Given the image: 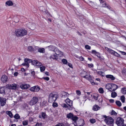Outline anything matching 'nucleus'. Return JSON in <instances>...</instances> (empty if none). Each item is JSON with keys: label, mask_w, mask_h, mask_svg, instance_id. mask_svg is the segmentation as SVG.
I'll use <instances>...</instances> for the list:
<instances>
[{"label": "nucleus", "mask_w": 126, "mask_h": 126, "mask_svg": "<svg viewBox=\"0 0 126 126\" xmlns=\"http://www.w3.org/2000/svg\"><path fill=\"white\" fill-rule=\"evenodd\" d=\"M80 75L81 77L89 81L92 83V85L94 84V82L89 72L82 71L80 74Z\"/></svg>", "instance_id": "f257e3e1"}, {"label": "nucleus", "mask_w": 126, "mask_h": 126, "mask_svg": "<svg viewBox=\"0 0 126 126\" xmlns=\"http://www.w3.org/2000/svg\"><path fill=\"white\" fill-rule=\"evenodd\" d=\"M27 31L25 29L20 28L16 30L15 33L17 37H22L27 34Z\"/></svg>", "instance_id": "f03ea898"}, {"label": "nucleus", "mask_w": 126, "mask_h": 126, "mask_svg": "<svg viewBox=\"0 0 126 126\" xmlns=\"http://www.w3.org/2000/svg\"><path fill=\"white\" fill-rule=\"evenodd\" d=\"M57 96V94H54L52 93L50 94L49 95L48 102L51 103L54 102L56 100Z\"/></svg>", "instance_id": "7ed1b4c3"}, {"label": "nucleus", "mask_w": 126, "mask_h": 126, "mask_svg": "<svg viewBox=\"0 0 126 126\" xmlns=\"http://www.w3.org/2000/svg\"><path fill=\"white\" fill-rule=\"evenodd\" d=\"M105 122L107 125L110 126L112 125L114 123V120L111 117H108L107 118L104 120Z\"/></svg>", "instance_id": "20e7f679"}, {"label": "nucleus", "mask_w": 126, "mask_h": 126, "mask_svg": "<svg viewBox=\"0 0 126 126\" xmlns=\"http://www.w3.org/2000/svg\"><path fill=\"white\" fill-rule=\"evenodd\" d=\"M124 120L122 118L118 117L116 120V123L118 126H123L124 124Z\"/></svg>", "instance_id": "39448f33"}, {"label": "nucleus", "mask_w": 126, "mask_h": 126, "mask_svg": "<svg viewBox=\"0 0 126 126\" xmlns=\"http://www.w3.org/2000/svg\"><path fill=\"white\" fill-rule=\"evenodd\" d=\"M38 101V98L37 96L33 97L31 100L29 102L30 105L32 106L37 104Z\"/></svg>", "instance_id": "423d86ee"}, {"label": "nucleus", "mask_w": 126, "mask_h": 126, "mask_svg": "<svg viewBox=\"0 0 126 126\" xmlns=\"http://www.w3.org/2000/svg\"><path fill=\"white\" fill-rule=\"evenodd\" d=\"M106 49L111 54L118 57H120V55L119 54L111 49L108 48V47L106 48Z\"/></svg>", "instance_id": "0eeeda50"}, {"label": "nucleus", "mask_w": 126, "mask_h": 126, "mask_svg": "<svg viewBox=\"0 0 126 126\" xmlns=\"http://www.w3.org/2000/svg\"><path fill=\"white\" fill-rule=\"evenodd\" d=\"M31 60L29 59L26 58L24 59L25 63H22V65L25 66H26L28 67H29V63L31 61Z\"/></svg>", "instance_id": "6e6552de"}, {"label": "nucleus", "mask_w": 126, "mask_h": 126, "mask_svg": "<svg viewBox=\"0 0 126 126\" xmlns=\"http://www.w3.org/2000/svg\"><path fill=\"white\" fill-rule=\"evenodd\" d=\"M0 102L1 106H4L6 104V99L3 97H0Z\"/></svg>", "instance_id": "1a4fd4ad"}, {"label": "nucleus", "mask_w": 126, "mask_h": 126, "mask_svg": "<svg viewBox=\"0 0 126 126\" xmlns=\"http://www.w3.org/2000/svg\"><path fill=\"white\" fill-rule=\"evenodd\" d=\"M40 89L39 86H34L31 87L30 88V90L32 92H37L40 90Z\"/></svg>", "instance_id": "9d476101"}, {"label": "nucleus", "mask_w": 126, "mask_h": 126, "mask_svg": "<svg viewBox=\"0 0 126 126\" xmlns=\"http://www.w3.org/2000/svg\"><path fill=\"white\" fill-rule=\"evenodd\" d=\"M7 86L9 89L13 90H15L17 87L16 85L15 84H13L11 85L7 84Z\"/></svg>", "instance_id": "9b49d317"}, {"label": "nucleus", "mask_w": 126, "mask_h": 126, "mask_svg": "<svg viewBox=\"0 0 126 126\" xmlns=\"http://www.w3.org/2000/svg\"><path fill=\"white\" fill-rule=\"evenodd\" d=\"M65 102L69 106L73 105V101L70 100L68 98H67L65 100Z\"/></svg>", "instance_id": "f8f14e48"}, {"label": "nucleus", "mask_w": 126, "mask_h": 126, "mask_svg": "<svg viewBox=\"0 0 126 126\" xmlns=\"http://www.w3.org/2000/svg\"><path fill=\"white\" fill-rule=\"evenodd\" d=\"M41 115H39V118L41 119L42 118L43 119H45L47 117V115L46 113L42 112L41 113Z\"/></svg>", "instance_id": "ddd939ff"}, {"label": "nucleus", "mask_w": 126, "mask_h": 126, "mask_svg": "<svg viewBox=\"0 0 126 126\" xmlns=\"http://www.w3.org/2000/svg\"><path fill=\"white\" fill-rule=\"evenodd\" d=\"M106 89L109 90L110 92H112V89H111V84L108 83L105 86Z\"/></svg>", "instance_id": "4468645a"}, {"label": "nucleus", "mask_w": 126, "mask_h": 126, "mask_svg": "<svg viewBox=\"0 0 126 126\" xmlns=\"http://www.w3.org/2000/svg\"><path fill=\"white\" fill-rule=\"evenodd\" d=\"M20 87L23 89H26L30 87V85L28 84H22L20 85Z\"/></svg>", "instance_id": "2eb2a0df"}, {"label": "nucleus", "mask_w": 126, "mask_h": 126, "mask_svg": "<svg viewBox=\"0 0 126 126\" xmlns=\"http://www.w3.org/2000/svg\"><path fill=\"white\" fill-rule=\"evenodd\" d=\"M100 107L96 105H94L92 109L94 111H97L100 109Z\"/></svg>", "instance_id": "dca6fc26"}, {"label": "nucleus", "mask_w": 126, "mask_h": 126, "mask_svg": "<svg viewBox=\"0 0 126 126\" xmlns=\"http://www.w3.org/2000/svg\"><path fill=\"white\" fill-rule=\"evenodd\" d=\"M92 54H95L98 58L100 57V53L99 52H97L95 50H92Z\"/></svg>", "instance_id": "f3484780"}, {"label": "nucleus", "mask_w": 126, "mask_h": 126, "mask_svg": "<svg viewBox=\"0 0 126 126\" xmlns=\"http://www.w3.org/2000/svg\"><path fill=\"white\" fill-rule=\"evenodd\" d=\"M8 78L6 75H3L1 78V80L3 82H5L7 81Z\"/></svg>", "instance_id": "a211bd4d"}, {"label": "nucleus", "mask_w": 126, "mask_h": 126, "mask_svg": "<svg viewBox=\"0 0 126 126\" xmlns=\"http://www.w3.org/2000/svg\"><path fill=\"white\" fill-rule=\"evenodd\" d=\"M106 77L107 78L110 79L111 80H114L115 79V77L113 75H106Z\"/></svg>", "instance_id": "6ab92c4d"}, {"label": "nucleus", "mask_w": 126, "mask_h": 126, "mask_svg": "<svg viewBox=\"0 0 126 126\" xmlns=\"http://www.w3.org/2000/svg\"><path fill=\"white\" fill-rule=\"evenodd\" d=\"M38 47H36L35 48L36 49H38V52L41 53H43L45 52V49L44 48H39Z\"/></svg>", "instance_id": "aec40b11"}, {"label": "nucleus", "mask_w": 126, "mask_h": 126, "mask_svg": "<svg viewBox=\"0 0 126 126\" xmlns=\"http://www.w3.org/2000/svg\"><path fill=\"white\" fill-rule=\"evenodd\" d=\"M118 88V86L115 84L111 83L112 92L114 91Z\"/></svg>", "instance_id": "412c9836"}, {"label": "nucleus", "mask_w": 126, "mask_h": 126, "mask_svg": "<svg viewBox=\"0 0 126 126\" xmlns=\"http://www.w3.org/2000/svg\"><path fill=\"white\" fill-rule=\"evenodd\" d=\"M48 49L50 51H54L56 47L55 46L52 45H50L48 47Z\"/></svg>", "instance_id": "4be33fe9"}, {"label": "nucleus", "mask_w": 126, "mask_h": 126, "mask_svg": "<svg viewBox=\"0 0 126 126\" xmlns=\"http://www.w3.org/2000/svg\"><path fill=\"white\" fill-rule=\"evenodd\" d=\"M62 98H65L68 97L69 95V94L68 93L65 92H63L62 93Z\"/></svg>", "instance_id": "5701e85b"}, {"label": "nucleus", "mask_w": 126, "mask_h": 126, "mask_svg": "<svg viewBox=\"0 0 126 126\" xmlns=\"http://www.w3.org/2000/svg\"><path fill=\"white\" fill-rule=\"evenodd\" d=\"M6 89L5 87H0V93L1 94H4L5 89Z\"/></svg>", "instance_id": "b1692460"}, {"label": "nucleus", "mask_w": 126, "mask_h": 126, "mask_svg": "<svg viewBox=\"0 0 126 126\" xmlns=\"http://www.w3.org/2000/svg\"><path fill=\"white\" fill-rule=\"evenodd\" d=\"M5 4L9 6H12L13 4V2L11 0L7 1L6 2Z\"/></svg>", "instance_id": "393cba45"}, {"label": "nucleus", "mask_w": 126, "mask_h": 126, "mask_svg": "<svg viewBox=\"0 0 126 126\" xmlns=\"http://www.w3.org/2000/svg\"><path fill=\"white\" fill-rule=\"evenodd\" d=\"M74 114L71 113H70L68 114H67L66 115V117L68 119H71L72 117L73 116Z\"/></svg>", "instance_id": "a878e982"}, {"label": "nucleus", "mask_w": 126, "mask_h": 126, "mask_svg": "<svg viewBox=\"0 0 126 126\" xmlns=\"http://www.w3.org/2000/svg\"><path fill=\"white\" fill-rule=\"evenodd\" d=\"M78 119V117L76 116H73L71 119L74 122V123L76 122L77 120Z\"/></svg>", "instance_id": "bb28decb"}, {"label": "nucleus", "mask_w": 126, "mask_h": 126, "mask_svg": "<svg viewBox=\"0 0 126 126\" xmlns=\"http://www.w3.org/2000/svg\"><path fill=\"white\" fill-rule=\"evenodd\" d=\"M49 58L50 59H52L53 60L57 59H58V57L56 55L54 54L51 55L50 57Z\"/></svg>", "instance_id": "cd10ccee"}, {"label": "nucleus", "mask_w": 126, "mask_h": 126, "mask_svg": "<svg viewBox=\"0 0 126 126\" xmlns=\"http://www.w3.org/2000/svg\"><path fill=\"white\" fill-rule=\"evenodd\" d=\"M111 93V97L113 98H115L117 96V94L114 91Z\"/></svg>", "instance_id": "c85d7f7f"}, {"label": "nucleus", "mask_w": 126, "mask_h": 126, "mask_svg": "<svg viewBox=\"0 0 126 126\" xmlns=\"http://www.w3.org/2000/svg\"><path fill=\"white\" fill-rule=\"evenodd\" d=\"M101 3H102V6L103 7H105L107 6V4L102 0H99Z\"/></svg>", "instance_id": "c756f323"}, {"label": "nucleus", "mask_w": 126, "mask_h": 126, "mask_svg": "<svg viewBox=\"0 0 126 126\" xmlns=\"http://www.w3.org/2000/svg\"><path fill=\"white\" fill-rule=\"evenodd\" d=\"M6 113L10 117L12 118L13 117V114L10 111H7L6 112Z\"/></svg>", "instance_id": "7c9ffc66"}, {"label": "nucleus", "mask_w": 126, "mask_h": 126, "mask_svg": "<svg viewBox=\"0 0 126 126\" xmlns=\"http://www.w3.org/2000/svg\"><path fill=\"white\" fill-rule=\"evenodd\" d=\"M97 74H98L99 75L101 76L102 77H104L105 76L104 75V73L102 71H98L97 72Z\"/></svg>", "instance_id": "2f4dec72"}, {"label": "nucleus", "mask_w": 126, "mask_h": 126, "mask_svg": "<svg viewBox=\"0 0 126 126\" xmlns=\"http://www.w3.org/2000/svg\"><path fill=\"white\" fill-rule=\"evenodd\" d=\"M121 92L124 94H126V88L124 87L122 88Z\"/></svg>", "instance_id": "473e14b6"}, {"label": "nucleus", "mask_w": 126, "mask_h": 126, "mask_svg": "<svg viewBox=\"0 0 126 126\" xmlns=\"http://www.w3.org/2000/svg\"><path fill=\"white\" fill-rule=\"evenodd\" d=\"M31 61H32L30 62V63H31L33 65L35 66H36L38 61L37 60L32 61V60Z\"/></svg>", "instance_id": "72a5a7b5"}, {"label": "nucleus", "mask_w": 126, "mask_h": 126, "mask_svg": "<svg viewBox=\"0 0 126 126\" xmlns=\"http://www.w3.org/2000/svg\"><path fill=\"white\" fill-rule=\"evenodd\" d=\"M125 97L124 95H123L120 97V100L123 103H124L125 102Z\"/></svg>", "instance_id": "f704fd0d"}, {"label": "nucleus", "mask_w": 126, "mask_h": 126, "mask_svg": "<svg viewBox=\"0 0 126 126\" xmlns=\"http://www.w3.org/2000/svg\"><path fill=\"white\" fill-rule=\"evenodd\" d=\"M116 105L119 107H120L121 106L122 104L121 102L119 101H116L115 102Z\"/></svg>", "instance_id": "c9c22d12"}, {"label": "nucleus", "mask_w": 126, "mask_h": 126, "mask_svg": "<svg viewBox=\"0 0 126 126\" xmlns=\"http://www.w3.org/2000/svg\"><path fill=\"white\" fill-rule=\"evenodd\" d=\"M111 115H113L115 116H116L117 115V113L113 110H112L111 112Z\"/></svg>", "instance_id": "e433bc0d"}, {"label": "nucleus", "mask_w": 126, "mask_h": 126, "mask_svg": "<svg viewBox=\"0 0 126 126\" xmlns=\"http://www.w3.org/2000/svg\"><path fill=\"white\" fill-rule=\"evenodd\" d=\"M28 120H25L22 122V124L24 126H26L28 125Z\"/></svg>", "instance_id": "4c0bfd02"}, {"label": "nucleus", "mask_w": 126, "mask_h": 126, "mask_svg": "<svg viewBox=\"0 0 126 126\" xmlns=\"http://www.w3.org/2000/svg\"><path fill=\"white\" fill-rule=\"evenodd\" d=\"M14 117L16 119H18L20 118V117L19 114H16L14 116Z\"/></svg>", "instance_id": "58836bf2"}, {"label": "nucleus", "mask_w": 126, "mask_h": 126, "mask_svg": "<svg viewBox=\"0 0 126 126\" xmlns=\"http://www.w3.org/2000/svg\"><path fill=\"white\" fill-rule=\"evenodd\" d=\"M98 91L99 92L100 94H103L104 93V91L103 88H100L99 89Z\"/></svg>", "instance_id": "ea45409f"}, {"label": "nucleus", "mask_w": 126, "mask_h": 126, "mask_svg": "<svg viewBox=\"0 0 126 126\" xmlns=\"http://www.w3.org/2000/svg\"><path fill=\"white\" fill-rule=\"evenodd\" d=\"M60 51L56 47L54 52H55L56 54L57 55Z\"/></svg>", "instance_id": "a19ab883"}, {"label": "nucleus", "mask_w": 126, "mask_h": 126, "mask_svg": "<svg viewBox=\"0 0 126 126\" xmlns=\"http://www.w3.org/2000/svg\"><path fill=\"white\" fill-rule=\"evenodd\" d=\"M122 73L123 75H126V68L123 69L122 71Z\"/></svg>", "instance_id": "79ce46f5"}, {"label": "nucleus", "mask_w": 126, "mask_h": 126, "mask_svg": "<svg viewBox=\"0 0 126 126\" xmlns=\"http://www.w3.org/2000/svg\"><path fill=\"white\" fill-rule=\"evenodd\" d=\"M96 121L93 118L91 119L90 120V122L92 124L96 122Z\"/></svg>", "instance_id": "37998d69"}, {"label": "nucleus", "mask_w": 126, "mask_h": 126, "mask_svg": "<svg viewBox=\"0 0 126 126\" xmlns=\"http://www.w3.org/2000/svg\"><path fill=\"white\" fill-rule=\"evenodd\" d=\"M46 67L44 66H42L40 67V70L41 71V72H43L44 71Z\"/></svg>", "instance_id": "c03bdc74"}, {"label": "nucleus", "mask_w": 126, "mask_h": 126, "mask_svg": "<svg viewBox=\"0 0 126 126\" xmlns=\"http://www.w3.org/2000/svg\"><path fill=\"white\" fill-rule=\"evenodd\" d=\"M62 61L63 64H66L68 63L67 60L64 59H63L62 60Z\"/></svg>", "instance_id": "a18cd8bd"}, {"label": "nucleus", "mask_w": 126, "mask_h": 126, "mask_svg": "<svg viewBox=\"0 0 126 126\" xmlns=\"http://www.w3.org/2000/svg\"><path fill=\"white\" fill-rule=\"evenodd\" d=\"M28 50L30 52L32 51H33V48L31 46H29L28 47Z\"/></svg>", "instance_id": "49530a36"}, {"label": "nucleus", "mask_w": 126, "mask_h": 126, "mask_svg": "<svg viewBox=\"0 0 126 126\" xmlns=\"http://www.w3.org/2000/svg\"><path fill=\"white\" fill-rule=\"evenodd\" d=\"M67 108L68 109L70 110H71L73 109V107L72 105H71V106H69L68 105L67 106Z\"/></svg>", "instance_id": "de8ad7c7"}, {"label": "nucleus", "mask_w": 126, "mask_h": 126, "mask_svg": "<svg viewBox=\"0 0 126 126\" xmlns=\"http://www.w3.org/2000/svg\"><path fill=\"white\" fill-rule=\"evenodd\" d=\"M86 93H87V95H89L90 94V93L89 92H85V98H88V96H87V95L86 94Z\"/></svg>", "instance_id": "09e8293b"}, {"label": "nucleus", "mask_w": 126, "mask_h": 126, "mask_svg": "<svg viewBox=\"0 0 126 126\" xmlns=\"http://www.w3.org/2000/svg\"><path fill=\"white\" fill-rule=\"evenodd\" d=\"M85 48L86 49L90 50L91 49V47L88 45H86L85 46Z\"/></svg>", "instance_id": "8fccbe9b"}, {"label": "nucleus", "mask_w": 126, "mask_h": 126, "mask_svg": "<svg viewBox=\"0 0 126 126\" xmlns=\"http://www.w3.org/2000/svg\"><path fill=\"white\" fill-rule=\"evenodd\" d=\"M52 106L54 107H56L58 106V104L56 103L53 102Z\"/></svg>", "instance_id": "3c124183"}, {"label": "nucleus", "mask_w": 126, "mask_h": 126, "mask_svg": "<svg viewBox=\"0 0 126 126\" xmlns=\"http://www.w3.org/2000/svg\"><path fill=\"white\" fill-rule=\"evenodd\" d=\"M57 55H58L60 57H62L63 55V52L60 51Z\"/></svg>", "instance_id": "603ef678"}, {"label": "nucleus", "mask_w": 126, "mask_h": 126, "mask_svg": "<svg viewBox=\"0 0 126 126\" xmlns=\"http://www.w3.org/2000/svg\"><path fill=\"white\" fill-rule=\"evenodd\" d=\"M62 106L63 108H67V105L65 103L62 104Z\"/></svg>", "instance_id": "864d4df0"}, {"label": "nucleus", "mask_w": 126, "mask_h": 126, "mask_svg": "<svg viewBox=\"0 0 126 126\" xmlns=\"http://www.w3.org/2000/svg\"><path fill=\"white\" fill-rule=\"evenodd\" d=\"M42 65V63L41 62H40L38 61V62L37 63V65L36 66H41Z\"/></svg>", "instance_id": "5fc2aeb1"}, {"label": "nucleus", "mask_w": 126, "mask_h": 126, "mask_svg": "<svg viewBox=\"0 0 126 126\" xmlns=\"http://www.w3.org/2000/svg\"><path fill=\"white\" fill-rule=\"evenodd\" d=\"M88 67L90 68H93L94 67L93 64L92 63L88 64Z\"/></svg>", "instance_id": "6e6d98bb"}, {"label": "nucleus", "mask_w": 126, "mask_h": 126, "mask_svg": "<svg viewBox=\"0 0 126 126\" xmlns=\"http://www.w3.org/2000/svg\"><path fill=\"white\" fill-rule=\"evenodd\" d=\"M76 94H77V95H80L81 94V92L79 90H76Z\"/></svg>", "instance_id": "4d7b16f0"}, {"label": "nucleus", "mask_w": 126, "mask_h": 126, "mask_svg": "<svg viewBox=\"0 0 126 126\" xmlns=\"http://www.w3.org/2000/svg\"><path fill=\"white\" fill-rule=\"evenodd\" d=\"M42 78L47 81H48L49 79V78L48 77H43Z\"/></svg>", "instance_id": "13d9d810"}, {"label": "nucleus", "mask_w": 126, "mask_h": 126, "mask_svg": "<svg viewBox=\"0 0 126 126\" xmlns=\"http://www.w3.org/2000/svg\"><path fill=\"white\" fill-rule=\"evenodd\" d=\"M68 65L70 68H73V67L72 66V65L71 63H68Z\"/></svg>", "instance_id": "bf43d9fd"}, {"label": "nucleus", "mask_w": 126, "mask_h": 126, "mask_svg": "<svg viewBox=\"0 0 126 126\" xmlns=\"http://www.w3.org/2000/svg\"><path fill=\"white\" fill-rule=\"evenodd\" d=\"M42 123H36L35 125V126H42Z\"/></svg>", "instance_id": "052dcab7"}, {"label": "nucleus", "mask_w": 126, "mask_h": 126, "mask_svg": "<svg viewBox=\"0 0 126 126\" xmlns=\"http://www.w3.org/2000/svg\"><path fill=\"white\" fill-rule=\"evenodd\" d=\"M39 8L41 11H43V9L44 8V7L43 6H41L39 7Z\"/></svg>", "instance_id": "680f3d73"}, {"label": "nucleus", "mask_w": 126, "mask_h": 126, "mask_svg": "<svg viewBox=\"0 0 126 126\" xmlns=\"http://www.w3.org/2000/svg\"><path fill=\"white\" fill-rule=\"evenodd\" d=\"M109 101L110 103H113L114 102V99H111L109 100Z\"/></svg>", "instance_id": "e2e57ef3"}, {"label": "nucleus", "mask_w": 126, "mask_h": 126, "mask_svg": "<svg viewBox=\"0 0 126 126\" xmlns=\"http://www.w3.org/2000/svg\"><path fill=\"white\" fill-rule=\"evenodd\" d=\"M42 104H43V106H45L47 104L46 101H43V102Z\"/></svg>", "instance_id": "0e129e2a"}, {"label": "nucleus", "mask_w": 126, "mask_h": 126, "mask_svg": "<svg viewBox=\"0 0 126 126\" xmlns=\"http://www.w3.org/2000/svg\"><path fill=\"white\" fill-rule=\"evenodd\" d=\"M79 60L81 61L84 60V58L82 56H80L79 58Z\"/></svg>", "instance_id": "69168bd1"}, {"label": "nucleus", "mask_w": 126, "mask_h": 126, "mask_svg": "<svg viewBox=\"0 0 126 126\" xmlns=\"http://www.w3.org/2000/svg\"><path fill=\"white\" fill-rule=\"evenodd\" d=\"M99 58L100 59L101 61H104V57L102 56L101 57L100 56V57H99Z\"/></svg>", "instance_id": "338daca9"}, {"label": "nucleus", "mask_w": 126, "mask_h": 126, "mask_svg": "<svg viewBox=\"0 0 126 126\" xmlns=\"http://www.w3.org/2000/svg\"><path fill=\"white\" fill-rule=\"evenodd\" d=\"M31 74L33 76H34L35 75V72L34 71H32L31 72Z\"/></svg>", "instance_id": "774afa93"}]
</instances>
